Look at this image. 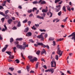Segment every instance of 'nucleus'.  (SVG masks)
<instances>
[{"instance_id":"obj_1","label":"nucleus","mask_w":75,"mask_h":75,"mask_svg":"<svg viewBox=\"0 0 75 75\" xmlns=\"http://www.w3.org/2000/svg\"><path fill=\"white\" fill-rule=\"evenodd\" d=\"M23 47L21 45H16V47L18 48H20V49H23V50H25L26 47H28V45H26V42H24L23 44Z\"/></svg>"},{"instance_id":"obj_2","label":"nucleus","mask_w":75,"mask_h":75,"mask_svg":"<svg viewBox=\"0 0 75 75\" xmlns=\"http://www.w3.org/2000/svg\"><path fill=\"white\" fill-rule=\"evenodd\" d=\"M72 37L71 38H70L71 40H74V42H75V32L72 33L71 35H69L68 36V38L71 37Z\"/></svg>"},{"instance_id":"obj_3","label":"nucleus","mask_w":75,"mask_h":75,"mask_svg":"<svg viewBox=\"0 0 75 75\" xmlns=\"http://www.w3.org/2000/svg\"><path fill=\"white\" fill-rule=\"evenodd\" d=\"M59 47V45H58L57 46V53L59 55H60L61 52V50H60V47Z\"/></svg>"},{"instance_id":"obj_4","label":"nucleus","mask_w":75,"mask_h":75,"mask_svg":"<svg viewBox=\"0 0 75 75\" xmlns=\"http://www.w3.org/2000/svg\"><path fill=\"white\" fill-rule=\"evenodd\" d=\"M37 37L38 38H41L40 39L41 41H44V38L43 37V35L41 34L40 35L38 36Z\"/></svg>"},{"instance_id":"obj_5","label":"nucleus","mask_w":75,"mask_h":75,"mask_svg":"<svg viewBox=\"0 0 75 75\" xmlns=\"http://www.w3.org/2000/svg\"><path fill=\"white\" fill-rule=\"evenodd\" d=\"M51 67H56V62L52 61L51 62Z\"/></svg>"},{"instance_id":"obj_6","label":"nucleus","mask_w":75,"mask_h":75,"mask_svg":"<svg viewBox=\"0 0 75 75\" xmlns=\"http://www.w3.org/2000/svg\"><path fill=\"white\" fill-rule=\"evenodd\" d=\"M61 5H59L57 6H56L57 8H55V11L56 12H58L60 10V9L61 8Z\"/></svg>"},{"instance_id":"obj_7","label":"nucleus","mask_w":75,"mask_h":75,"mask_svg":"<svg viewBox=\"0 0 75 75\" xmlns=\"http://www.w3.org/2000/svg\"><path fill=\"white\" fill-rule=\"evenodd\" d=\"M37 61V58L36 57H34L33 59L30 60V61L33 63L34 61Z\"/></svg>"},{"instance_id":"obj_8","label":"nucleus","mask_w":75,"mask_h":75,"mask_svg":"<svg viewBox=\"0 0 75 75\" xmlns=\"http://www.w3.org/2000/svg\"><path fill=\"white\" fill-rule=\"evenodd\" d=\"M8 47V45H5V47L2 50V52H4Z\"/></svg>"},{"instance_id":"obj_9","label":"nucleus","mask_w":75,"mask_h":75,"mask_svg":"<svg viewBox=\"0 0 75 75\" xmlns=\"http://www.w3.org/2000/svg\"><path fill=\"white\" fill-rule=\"evenodd\" d=\"M49 72H51V74H53L54 73V69H49Z\"/></svg>"},{"instance_id":"obj_10","label":"nucleus","mask_w":75,"mask_h":75,"mask_svg":"<svg viewBox=\"0 0 75 75\" xmlns=\"http://www.w3.org/2000/svg\"><path fill=\"white\" fill-rule=\"evenodd\" d=\"M42 0H40L39 2H38L37 1H35L33 2L32 3L33 4H38H38H40V3H41V1H42Z\"/></svg>"},{"instance_id":"obj_11","label":"nucleus","mask_w":75,"mask_h":75,"mask_svg":"<svg viewBox=\"0 0 75 75\" xmlns=\"http://www.w3.org/2000/svg\"><path fill=\"white\" fill-rule=\"evenodd\" d=\"M41 55H42L43 54H47V52H46V51L44 49H43L42 50V51L41 52Z\"/></svg>"},{"instance_id":"obj_12","label":"nucleus","mask_w":75,"mask_h":75,"mask_svg":"<svg viewBox=\"0 0 75 75\" xmlns=\"http://www.w3.org/2000/svg\"><path fill=\"white\" fill-rule=\"evenodd\" d=\"M50 14V15L49 17H51L52 16V13L50 12V11H49V12L47 13V16H49Z\"/></svg>"},{"instance_id":"obj_13","label":"nucleus","mask_w":75,"mask_h":75,"mask_svg":"<svg viewBox=\"0 0 75 75\" xmlns=\"http://www.w3.org/2000/svg\"><path fill=\"white\" fill-rule=\"evenodd\" d=\"M26 35L27 37H30V36H31L32 33L31 32H29L27 33Z\"/></svg>"},{"instance_id":"obj_14","label":"nucleus","mask_w":75,"mask_h":75,"mask_svg":"<svg viewBox=\"0 0 75 75\" xmlns=\"http://www.w3.org/2000/svg\"><path fill=\"white\" fill-rule=\"evenodd\" d=\"M36 17L38 18H40V19H42V20H44V18L43 16L41 17V16H39V15H38Z\"/></svg>"},{"instance_id":"obj_15","label":"nucleus","mask_w":75,"mask_h":75,"mask_svg":"<svg viewBox=\"0 0 75 75\" xmlns=\"http://www.w3.org/2000/svg\"><path fill=\"white\" fill-rule=\"evenodd\" d=\"M12 21H13V20H12V19H8V23L9 24H11V23H12Z\"/></svg>"},{"instance_id":"obj_16","label":"nucleus","mask_w":75,"mask_h":75,"mask_svg":"<svg viewBox=\"0 0 75 75\" xmlns=\"http://www.w3.org/2000/svg\"><path fill=\"white\" fill-rule=\"evenodd\" d=\"M28 30H29V29L27 27L25 29L24 32L25 33H27V32L28 31Z\"/></svg>"},{"instance_id":"obj_17","label":"nucleus","mask_w":75,"mask_h":75,"mask_svg":"<svg viewBox=\"0 0 75 75\" xmlns=\"http://www.w3.org/2000/svg\"><path fill=\"white\" fill-rule=\"evenodd\" d=\"M66 7H67V9L68 11H71V7L69 6H67Z\"/></svg>"},{"instance_id":"obj_18","label":"nucleus","mask_w":75,"mask_h":75,"mask_svg":"<svg viewBox=\"0 0 75 75\" xmlns=\"http://www.w3.org/2000/svg\"><path fill=\"white\" fill-rule=\"evenodd\" d=\"M9 58H10L11 59H14V56L10 55L9 56Z\"/></svg>"},{"instance_id":"obj_19","label":"nucleus","mask_w":75,"mask_h":75,"mask_svg":"<svg viewBox=\"0 0 75 75\" xmlns=\"http://www.w3.org/2000/svg\"><path fill=\"white\" fill-rule=\"evenodd\" d=\"M23 39L22 38H17L16 40V41H22L23 40Z\"/></svg>"},{"instance_id":"obj_20","label":"nucleus","mask_w":75,"mask_h":75,"mask_svg":"<svg viewBox=\"0 0 75 75\" xmlns=\"http://www.w3.org/2000/svg\"><path fill=\"white\" fill-rule=\"evenodd\" d=\"M38 45H41V46H43L44 44L41 42H39L38 43Z\"/></svg>"},{"instance_id":"obj_21","label":"nucleus","mask_w":75,"mask_h":75,"mask_svg":"<svg viewBox=\"0 0 75 75\" xmlns=\"http://www.w3.org/2000/svg\"><path fill=\"white\" fill-rule=\"evenodd\" d=\"M66 7H65V6H64L63 8H62V10L64 11H65L66 12L67 11V10H66Z\"/></svg>"},{"instance_id":"obj_22","label":"nucleus","mask_w":75,"mask_h":75,"mask_svg":"<svg viewBox=\"0 0 75 75\" xmlns=\"http://www.w3.org/2000/svg\"><path fill=\"white\" fill-rule=\"evenodd\" d=\"M68 17H67L66 18H65V19L62 20L63 22H64V23H65V22L67 21V19H68Z\"/></svg>"},{"instance_id":"obj_23","label":"nucleus","mask_w":75,"mask_h":75,"mask_svg":"<svg viewBox=\"0 0 75 75\" xmlns=\"http://www.w3.org/2000/svg\"><path fill=\"white\" fill-rule=\"evenodd\" d=\"M48 11V10L47 9H43L42 10V12L43 13H46V12H47Z\"/></svg>"},{"instance_id":"obj_24","label":"nucleus","mask_w":75,"mask_h":75,"mask_svg":"<svg viewBox=\"0 0 75 75\" xmlns=\"http://www.w3.org/2000/svg\"><path fill=\"white\" fill-rule=\"evenodd\" d=\"M40 4H45L46 2L45 1H41L40 2Z\"/></svg>"},{"instance_id":"obj_25","label":"nucleus","mask_w":75,"mask_h":75,"mask_svg":"<svg viewBox=\"0 0 75 75\" xmlns=\"http://www.w3.org/2000/svg\"><path fill=\"white\" fill-rule=\"evenodd\" d=\"M16 62V63H17V64H19V63L20 62V60H18V59H16L15 61H14V62Z\"/></svg>"},{"instance_id":"obj_26","label":"nucleus","mask_w":75,"mask_h":75,"mask_svg":"<svg viewBox=\"0 0 75 75\" xmlns=\"http://www.w3.org/2000/svg\"><path fill=\"white\" fill-rule=\"evenodd\" d=\"M13 51L14 52V53H16V50H17V48L16 47H14L13 48Z\"/></svg>"},{"instance_id":"obj_27","label":"nucleus","mask_w":75,"mask_h":75,"mask_svg":"<svg viewBox=\"0 0 75 75\" xmlns=\"http://www.w3.org/2000/svg\"><path fill=\"white\" fill-rule=\"evenodd\" d=\"M5 18L6 19H9V18H10L9 16H8L7 15H5Z\"/></svg>"},{"instance_id":"obj_28","label":"nucleus","mask_w":75,"mask_h":75,"mask_svg":"<svg viewBox=\"0 0 75 75\" xmlns=\"http://www.w3.org/2000/svg\"><path fill=\"white\" fill-rule=\"evenodd\" d=\"M38 64H39V63L38 62H37L36 65L35 69H37V68L38 67Z\"/></svg>"},{"instance_id":"obj_29","label":"nucleus","mask_w":75,"mask_h":75,"mask_svg":"<svg viewBox=\"0 0 75 75\" xmlns=\"http://www.w3.org/2000/svg\"><path fill=\"white\" fill-rule=\"evenodd\" d=\"M37 8L35 7H34L33 8V9L32 11L33 12H34V11H35V10H36V11H37Z\"/></svg>"},{"instance_id":"obj_30","label":"nucleus","mask_w":75,"mask_h":75,"mask_svg":"<svg viewBox=\"0 0 75 75\" xmlns=\"http://www.w3.org/2000/svg\"><path fill=\"white\" fill-rule=\"evenodd\" d=\"M6 52L7 54H8V55H11V52L7 51V52Z\"/></svg>"},{"instance_id":"obj_31","label":"nucleus","mask_w":75,"mask_h":75,"mask_svg":"<svg viewBox=\"0 0 75 75\" xmlns=\"http://www.w3.org/2000/svg\"><path fill=\"white\" fill-rule=\"evenodd\" d=\"M27 21H28V20L25 19L23 21V23H27Z\"/></svg>"},{"instance_id":"obj_32","label":"nucleus","mask_w":75,"mask_h":75,"mask_svg":"<svg viewBox=\"0 0 75 75\" xmlns=\"http://www.w3.org/2000/svg\"><path fill=\"white\" fill-rule=\"evenodd\" d=\"M36 54H37V55H39V54H40V50L37 51V52H36Z\"/></svg>"},{"instance_id":"obj_33","label":"nucleus","mask_w":75,"mask_h":75,"mask_svg":"<svg viewBox=\"0 0 75 75\" xmlns=\"http://www.w3.org/2000/svg\"><path fill=\"white\" fill-rule=\"evenodd\" d=\"M54 40V38L50 37L49 38V41H53Z\"/></svg>"},{"instance_id":"obj_34","label":"nucleus","mask_w":75,"mask_h":75,"mask_svg":"<svg viewBox=\"0 0 75 75\" xmlns=\"http://www.w3.org/2000/svg\"><path fill=\"white\" fill-rule=\"evenodd\" d=\"M17 26L18 27H19L21 26V23H20V21H19L18 22Z\"/></svg>"},{"instance_id":"obj_35","label":"nucleus","mask_w":75,"mask_h":75,"mask_svg":"<svg viewBox=\"0 0 75 75\" xmlns=\"http://www.w3.org/2000/svg\"><path fill=\"white\" fill-rule=\"evenodd\" d=\"M13 41H14V40H13V38H11L10 39V42L11 43L12 42H13Z\"/></svg>"},{"instance_id":"obj_36","label":"nucleus","mask_w":75,"mask_h":75,"mask_svg":"<svg viewBox=\"0 0 75 75\" xmlns=\"http://www.w3.org/2000/svg\"><path fill=\"white\" fill-rule=\"evenodd\" d=\"M28 58H29V59H30V60H31V59H32V58H33V56H29L28 57Z\"/></svg>"},{"instance_id":"obj_37","label":"nucleus","mask_w":75,"mask_h":75,"mask_svg":"<svg viewBox=\"0 0 75 75\" xmlns=\"http://www.w3.org/2000/svg\"><path fill=\"white\" fill-rule=\"evenodd\" d=\"M0 14L2 15V16H5V14H4V13H3L1 11H0Z\"/></svg>"},{"instance_id":"obj_38","label":"nucleus","mask_w":75,"mask_h":75,"mask_svg":"<svg viewBox=\"0 0 75 75\" xmlns=\"http://www.w3.org/2000/svg\"><path fill=\"white\" fill-rule=\"evenodd\" d=\"M62 14V11H60L58 13V15L59 16H60Z\"/></svg>"},{"instance_id":"obj_39","label":"nucleus","mask_w":75,"mask_h":75,"mask_svg":"<svg viewBox=\"0 0 75 75\" xmlns=\"http://www.w3.org/2000/svg\"><path fill=\"white\" fill-rule=\"evenodd\" d=\"M31 21H29L28 22V25L29 26H30V24H31Z\"/></svg>"},{"instance_id":"obj_40","label":"nucleus","mask_w":75,"mask_h":75,"mask_svg":"<svg viewBox=\"0 0 75 75\" xmlns=\"http://www.w3.org/2000/svg\"><path fill=\"white\" fill-rule=\"evenodd\" d=\"M9 69L11 70V71H13L14 70V68H13V67H9Z\"/></svg>"},{"instance_id":"obj_41","label":"nucleus","mask_w":75,"mask_h":75,"mask_svg":"<svg viewBox=\"0 0 75 75\" xmlns=\"http://www.w3.org/2000/svg\"><path fill=\"white\" fill-rule=\"evenodd\" d=\"M9 12V11L8 10H7L5 11V13L6 14V15H7V14H8V13Z\"/></svg>"},{"instance_id":"obj_42","label":"nucleus","mask_w":75,"mask_h":75,"mask_svg":"<svg viewBox=\"0 0 75 75\" xmlns=\"http://www.w3.org/2000/svg\"><path fill=\"white\" fill-rule=\"evenodd\" d=\"M21 55L23 59H25V58H24V57L23 54L22 53H21Z\"/></svg>"},{"instance_id":"obj_43","label":"nucleus","mask_w":75,"mask_h":75,"mask_svg":"<svg viewBox=\"0 0 75 75\" xmlns=\"http://www.w3.org/2000/svg\"><path fill=\"white\" fill-rule=\"evenodd\" d=\"M63 40H64V39L63 38H60L59 39H57V41H62Z\"/></svg>"},{"instance_id":"obj_44","label":"nucleus","mask_w":75,"mask_h":75,"mask_svg":"<svg viewBox=\"0 0 75 75\" xmlns=\"http://www.w3.org/2000/svg\"><path fill=\"white\" fill-rule=\"evenodd\" d=\"M55 59L57 60H58V55H56Z\"/></svg>"},{"instance_id":"obj_45","label":"nucleus","mask_w":75,"mask_h":75,"mask_svg":"<svg viewBox=\"0 0 75 75\" xmlns=\"http://www.w3.org/2000/svg\"><path fill=\"white\" fill-rule=\"evenodd\" d=\"M61 0H55L54 1L55 3H57L58 2H59Z\"/></svg>"},{"instance_id":"obj_46","label":"nucleus","mask_w":75,"mask_h":75,"mask_svg":"<svg viewBox=\"0 0 75 75\" xmlns=\"http://www.w3.org/2000/svg\"><path fill=\"white\" fill-rule=\"evenodd\" d=\"M40 31H41V32H46V30H45V29H40Z\"/></svg>"},{"instance_id":"obj_47","label":"nucleus","mask_w":75,"mask_h":75,"mask_svg":"<svg viewBox=\"0 0 75 75\" xmlns=\"http://www.w3.org/2000/svg\"><path fill=\"white\" fill-rule=\"evenodd\" d=\"M4 20H5V18H3L1 19V21H2V23H3V22L4 21Z\"/></svg>"},{"instance_id":"obj_48","label":"nucleus","mask_w":75,"mask_h":75,"mask_svg":"<svg viewBox=\"0 0 75 75\" xmlns=\"http://www.w3.org/2000/svg\"><path fill=\"white\" fill-rule=\"evenodd\" d=\"M28 13H31L32 12V9H30V10H28Z\"/></svg>"},{"instance_id":"obj_49","label":"nucleus","mask_w":75,"mask_h":75,"mask_svg":"<svg viewBox=\"0 0 75 75\" xmlns=\"http://www.w3.org/2000/svg\"><path fill=\"white\" fill-rule=\"evenodd\" d=\"M29 67L28 66H27V67H26V69L27 70V71L28 72H29Z\"/></svg>"},{"instance_id":"obj_50","label":"nucleus","mask_w":75,"mask_h":75,"mask_svg":"<svg viewBox=\"0 0 75 75\" xmlns=\"http://www.w3.org/2000/svg\"><path fill=\"white\" fill-rule=\"evenodd\" d=\"M15 45H17V44H18V42L16 41L14 42Z\"/></svg>"},{"instance_id":"obj_51","label":"nucleus","mask_w":75,"mask_h":75,"mask_svg":"<svg viewBox=\"0 0 75 75\" xmlns=\"http://www.w3.org/2000/svg\"><path fill=\"white\" fill-rule=\"evenodd\" d=\"M44 36L45 38H47V37H48V34L47 33L45 34V35Z\"/></svg>"},{"instance_id":"obj_52","label":"nucleus","mask_w":75,"mask_h":75,"mask_svg":"<svg viewBox=\"0 0 75 75\" xmlns=\"http://www.w3.org/2000/svg\"><path fill=\"white\" fill-rule=\"evenodd\" d=\"M35 26L36 27H39V24H35Z\"/></svg>"},{"instance_id":"obj_53","label":"nucleus","mask_w":75,"mask_h":75,"mask_svg":"<svg viewBox=\"0 0 75 75\" xmlns=\"http://www.w3.org/2000/svg\"><path fill=\"white\" fill-rule=\"evenodd\" d=\"M1 9H4V8L2 6L0 5V10H1Z\"/></svg>"},{"instance_id":"obj_54","label":"nucleus","mask_w":75,"mask_h":75,"mask_svg":"<svg viewBox=\"0 0 75 75\" xmlns=\"http://www.w3.org/2000/svg\"><path fill=\"white\" fill-rule=\"evenodd\" d=\"M12 30H17V28L15 26H14L12 28Z\"/></svg>"},{"instance_id":"obj_55","label":"nucleus","mask_w":75,"mask_h":75,"mask_svg":"<svg viewBox=\"0 0 75 75\" xmlns=\"http://www.w3.org/2000/svg\"><path fill=\"white\" fill-rule=\"evenodd\" d=\"M4 27L5 28V30H7V26H6V25H4Z\"/></svg>"},{"instance_id":"obj_56","label":"nucleus","mask_w":75,"mask_h":75,"mask_svg":"<svg viewBox=\"0 0 75 75\" xmlns=\"http://www.w3.org/2000/svg\"><path fill=\"white\" fill-rule=\"evenodd\" d=\"M43 67L45 69H47V66L45 65H44L43 66Z\"/></svg>"},{"instance_id":"obj_57","label":"nucleus","mask_w":75,"mask_h":75,"mask_svg":"<svg viewBox=\"0 0 75 75\" xmlns=\"http://www.w3.org/2000/svg\"><path fill=\"white\" fill-rule=\"evenodd\" d=\"M53 46H55V41H53Z\"/></svg>"},{"instance_id":"obj_58","label":"nucleus","mask_w":75,"mask_h":75,"mask_svg":"<svg viewBox=\"0 0 75 75\" xmlns=\"http://www.w3.org/2000/svg\"><path fill=\"white\" fill-rule=\"evenodd\" d=\"M45 13H43V16L44 17H45Z\"/></svg>"},{"instance_id":"obj_59","label":"nucleus","mask_w":75,"mask_h":75,"mask_svg":"<svg viewBox=\"0 0 75 75\" xmlns=\"http://www.w3.org/2000/svg\"><path fill=\"white\" fill-rule=\"evenodd\" d=\"M18 8L20 9H22V7L21 6H19L18 7Z\"/></svg>"},{"instance_id":"obj_60","label":"nucleus","mask_w":75,"mask_h":75,"mask_svg":"<svg viewBox=\"0 0 75 75\" xmlns=\"http://www.w3.org/2000/svg\"><path fill=\"white\" fill-rule=\"evenodd\" d=\"M38 13H39V10H37V11H36V14H38Z\"/></svg>"},{"instance_id":"obj_61","label":"nucleus","mask_w":75,"mask_h":75,"mask_svg":"<svg viewBox=\"0 0 75 75\" xmlns=\"http://www.w3.org/2000/svg\"><path fill=\"white\" fill-rule=\"evenodd\" d=\"M33 16V13H31L29 16V17H32Z\"/></svg>"},{"instance_id":"obj_62","label":"nucleus","mask_w":75,"mask_h":75,"mask_svg":"<svg viewBox=\"0 0 75 75\" xmlns=\"http://www.w3.org/2000/svg\"><path fill=\"white\" fill-rule=\"evenodd\" d=\"M35 72L34 71H33V70H31L30 72V73H34Z\"/></svg>"},{"instance_id":"obj_63","label":"nucleus","mask_w":75,"mask_h":75,"mask_svg":"<svg viewBox=\"0 0 75 75\" xmlns=\"http://www.w3.org/2000/svg\"><path fill=\"white\" fill-rule=\"evenodd\" d=\"M6 29H4V28L2 30V31H6Z\"/></svg>"},{"instance_id":"obj_64","label":"nucleus","mask_w":75,"mask_h":75,"mask_svg":"<svg viewBox=\"0 0 75 75\" xmlns=\"http://www.w3.org/2000/svg\"><path fill=\"white\" fill-rule=\"evenodd\" d=\"M8 59V62H11V61H12V60H11L10 59Z\"/></svg>"}]
</instances>
